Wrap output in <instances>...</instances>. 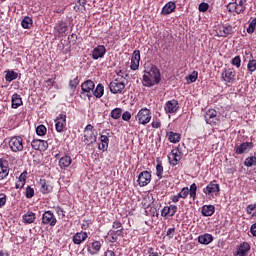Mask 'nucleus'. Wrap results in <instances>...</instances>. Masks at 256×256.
<instances>
[{"label":"nucleus","mask_w":256,"mask_h":256,"mask_svg":"<svg viewBox=\"0 0 256 256\" xmlns=\"http://www.w3.org/2000/svg\"><path fill=\"white\" fill-rule=\"evenodd\" d=\"M161 83V71L157 66H152L149 71H145L142 77L143 87H154Z\"/></svg>","instance_id":"nucleus-1"},{"label":"nucleus","mask_w":256,"mask_h":256,"mask_svg":"<svg viewBox=\"0 0 256 256\" xmlns=\"http://www.w3.org/2000/svg\"><path fill=\"white\" fill-rule=\"evenodd\" d=\"M249 3H251V0H232V2L227 5V11H229V13H236V15H242V13L247 11Z\"/></svg>","instance_id":"nucleus-2"},{"label":"nucleus","mask_w":256,"mask_h":256,"mask_svg":"<svg viewBox=\"0 0 256 256\" xmlns=\"http://www.w3.org/2000/svg\"><path fill=\"white\" fill-rule=\"evenodd\" d=\"M84 142L86 145H93L97 142V130L91 124H88L84 129Z\"/></svg>","instance_id":"nucleus-3"},{"label":"nucleus","mask_w":256,"mask_h":256,"mask_svg":"<svg viewBox=\"0 0 256 256\" xmlns=\"http://www.w3.org/2000/svg\"><path fill=\"white\" fill-rule=\"evenodd\" d=\"M152 118L153 116L151 114V109L148 108L140 109L136 115V121L138 122V125H147L151 123Z\"/></svg>","instance_id":"nucleus-4"},{"label":"nucleus","mask_w":256,"mask_h":256,"mask_svg":"<svg viewBox=\"0 0 256 256\" xmlns=\"http://www.w3.org/2000/svg\"><path fill=\"white\" fill-rule=\"evenodd\" d=\"M9 148L13 153H21L25 149L23 138L21 136H13L8 142Z\"/></svg>","instance_id":"nucleus-5"},{"label":"nucleus","mask_w":256,"mask_h":256,"mask_svg":"<svg viewBox=\"0 0 256 256\" xmlns=\"http://www.w3.org/2000/svg\"><path fill=\"white\" fill-rule=\"evenodd\" d=\"M221 80L224 81V83L233 85V83L237 81V71H235L233 68L224 69L221 73Z\"/></svg>","instance_id":"nucleus-6"},{"label":"nucleus","mask_w":256,"mask_h":256,"mask_svg":"<svg viewBox=\"0 0 256 256\" xmlns=\"http://www.w3.org/2000/svg\"><path fill=\"white\" fill-rule=\"evenodd\" d=\"M109 89L113 95H123L125 93V84L119 81V78H116L110 82Z\"/></svg>","instance_id":"nucleus-7"},{"label":"nucleus","mask_w":256,"mask_h":256,"mask_svg":"<svg viewBox=\"0 0 256 256\" xmlns=\"http://www.w3.org/2000/svg\"><path fill=\"white\" fill-rule=\"evenodd\" d=\"M220 191H221V186L217 184L215 180L211 181L205 188H203V193L207 197H214V195L218 196Z\"/></svg>","instance_id":"nucleus-8"},{"label":"nucleus","mask_w":256,"mask_h":256,"mask_svg":"<svg viewBox=\"0 0 256 256\" xmlns=\"http://www.w3.org/2000/svg\"><path fill=\"white\" fill-rule=\"evenodd\" d=\"M180 193H182L183 199H187V197L190 196L192 201H195V199H197V184L196 183L191 184L190 189L189 187L182 188Z\"/></svg>","instance_id":"nucleus-9"},{"label":"nucleus","mask_w":256,"mask_h":256,"mask_svg":"<svg viewBox=\"0 0 256 256\" xmlns=\"http://www.w3.org/2000/svg\"><path fill=\"white\" fill-rule=\"evenodd\" d=\"M235 31L233 30V26L229 23L222 24L216 29L217 37H229L233 35Z\"/></svg>","instance_id":"nucleus-10"},{"label":"nucleus","mask_w":256,"mask_h":256,"mask_svg":"<svg viewBox=\"0 0 256 256\" xmlns=\"http://www.w3.org/2000/svg\"><path fill=\"white\" fill-rule=\"evenodd\" d=\"M95 89V82L92 80H86L81 84V94L88 97V99H91L93 97V90Z\"/></svg>","instance_id":"nucleus-11"},{"label":"nucleus","mask_w":256,"mask_h":256,"mask_svg":"<svg viewBox=\"0 0 256 256\" xmlns=\"http://www.w3.org/2000/svg\"><path fill=\"white\" fill-rule=\"evenodd\" d=\"M101 247H103V244L99 240H94L93 242L86 244L88 255L92 256L99 255V253H101Z\"/></svg>","instance_id":"nucleus-12"},{"label":"nucleus","mask_w":256,"mask_h":256,"mask_svg":"<svg viewBox=\"0 0 256 256\" xmlns=\"http://www.w3.org/2000/svg\"><path fill=\"white\" fill-rule=\"evenodd\" d=\"M204 119L207 125H211V127H215V125H217V122L219 121V118L217 117V110L215 109L207 110L204 115Z\"/></svg>","instance_id":"nucleus-13"},{"label":"nucleus","mask_w":256,"mask_h":256,"mask_svg":"<svg viewBox=\"0 0 256 256\" xmlns=\"http://www.w3.org/2000/svg\"><path fill=\"white\" fill-rule=\"evenodd\" d=\"M42 225H49L55 227L57 225V217L51 212V210L45 211L42 215Z\"/></svg>","instance_id":"nucleus-14"},{"label":"nucleus","mask_w":256,"mask_h":256,"mask_svg":"<svg viewBox=\"0 0 256 256\" xmlns=\"http://www.w3.org/2000/svg\"><path fill=\"white\" fill-rule=\"evenodd\" d=\"M10 171L11 169L9 168V161L5 158H0V181L7 179Z\"/></svg>","instance_id":"nucleus-15"},{"label":"nucleus","mask_w":256,"mask_h":256,"mask_svg":"<svg viewBox=\"0 0 256 256\" xmlns=\"http://www.w3.org/2000/svg\"><path fill=\"white\" fill-rule=\"evenodd\" d=\"M151 172L144 170L138 175L137 183L139 187H147L151 183Z\"/></svg>","instance_id":"nucleus-16"},{"label":"nucleus","mask_w":256,"mask_h":256,"mask_svg":"<svg viewBox=\"0 0 256 256\" xmlns=\"http://www.w3.org/2000/svg\"><path fill=\"white\" fill-rule=\"evenodd\" d=\"M31 147L32 149H34V151H47V149H49V143L45 140H41V139H34L31 142Z\"/></svg>","instance_id":"nucleus-17"},{"label":"nucleus","mask_w":256,"mask_h":256,"mask_svg":"<svg viewBox=\"0 0 256 256\" xmlns=\"http://www.w3.org/2000/svg\"><path fill=\"white\" fill-rule=\"evenodd\" d=\"M251 251V244L248 242H242L240 245L236 247V251L234 256H247Z\"/></svg>","instance_id":"nucleus-18"},{"label":"nucleus","mask_w":256,"mask_h":256,"mask_svg":"<svg viewBox=\"0 0 256 256\" xmlns=\"http://www.w3.org/2000/svg\"><path fill=\"white\" fill-rule=\"evenodd\" d=\"M165 113L173 115L176 111H179V101L172 99L166 102L164 106Z\"/></svg>","instance_id":"nucleus-19"},{"label":"nucleus","mask_w":256,"mask_h":256,"mask_svg":"<svg viewBox=\"0 0 256 256\" xmlns=\"http://www.w3.org/2000/svg\"><path fill=\"white\" fill-rule=\"evenodd\" d=\"M182 153L179 149H173L168 156L169 163L172 167L179 165V161H181Z\"/></svg>","instance_id":"nucleus-20"},{"label":"nucleus","mask_w":256,"mask_h":256,"mask_svg":"<svg viewBox=\"0 0 256 256\" xmlns=\"http://www.w3.org/2000/svg\"><path fill=\"white\" fill-rule=\"evenodd\" d=\"M107 53V48L104 45H98L92 50V59L97 61L98 59H103Z\"/></svg>","instance_id":"nucleus-21"},{"label":"nucleus","mask_w":256,"mask_h":256,"mask_svg":"<svg viewBox=\"0 0 256 256\" xmlns=\"http://www.w3.org/2000/svg\"><path fill=\"white\" fill-rule=\"evenodd\" d=\"M38 185L40 186V193L42 195H49V193L53 192V185L45 179H40Z\"/></svg>","instance_id":"nucleus-22"},{"label":"nucleus","mask_w":256,"mask_h":256,"mask_svg":"<svg viewBox=\"0 0 256 256\" xmlns=\"http://www.w3.org/2000/svg\"><path fill=\"white\" fill-rule=\"evenodd\" d=\"M55 123L56 131L58 133H63V129H65V125H67V115L59 114Z\"/></svg>","instance_id":"nucleus-23"},{"label":"nucleus","mask_w":256,"mask_h":256,"mask_svg":"<svg viewBox=\"0 0 256 256\" xmlns=\"http://www.w3.org/2000/svg\"><path fill=\"white\" fill-rule=\"evenodd\" d=\"M250 149H253V142H243L235 146L234 151L237 155H243V153H249Z\"/></svg>","instance_id":"nucleus-24"},{"label":"nucleus","mask_w":256,"mask_h":256,"mask_svg":"<svg viewBox=\"0 0 256 256\" xmlns=\"http://www.w3.org/2000/svg\"><path fill=\"white\" fill-rule=\"evenodd\" d=\"M140 61H141V51L134 50L132 53L130 69L132 71H137V69H139Z\"/></svg>","instance_id":"nucleus-25"},{"label":"nucleus","mask_w":256,"mask_h":256,"mask_svg":"<svg viewBox=\"0 0 256 256\" xmlns=\"http://www.w3.org/2000/svg\"><path fill=\"white\" fill-rule=\"evenodd\" d=\"M54 31L58 33V35H63V33H67L69 31V25L64 20H58L55 23Z\"/></svg>","instance_id":"nucleus-26"},{"label":"nucleus","mask_w":256,"mask_h":256,"mask_svg":"<svg viewBox=\"0 0 256 256\" xmlns=\"http://www.w3.org/2000/svg\"><path fill=\"white\" fill-rule=\"evenodd\" d=\"M178 208L177 205H170V206H164V208L161 211L162 217H175V214L177 213Z\"/></svg>","instance_id":"nucleus-27"},{"label":"nucleus","mask_w":256,"mask_h":256,"mask_svg":"<svg viewBox=\"0 0 256 256\" xmlns=\"http://www.w3.org/2000/svg\"><path fill=\"white\" fill-rule=\"evenodd\" d=\"M88 237H89V234H87V232L80 231L74 234V236L72 237V241L74 245H81V243H84V241H87Z\"/></svg>","instance_id":"nucleus-28"},{"label":"nucleus","mask_w":256,"mask_h":256,"mask_svg":"<svg viewBox=\"0 0 256 256\" xmlns=\"http://www.w3.org/2000/svg\"><path fill=\"white\" fill-rule=\"evenodd\" d=\"M175 9H177V5L175 4V2L170 1L166 3L165 6L162 8L161 15H171V13L175 11Z\"/></svg>","instance_id":"nucleus-29"},{"label":"nucleus","mask_w":256,"mask_h":256,"mask_svg":"<svg viewBox=\"0 0 256 256\" xmlns=\"http://www.w3.org/2000/svg\"><path fill=\"white\" fill-rule=\"evenodd\" d=\"M71 163H73V159H71V156L69 155H64L59 159L60 169H67V167L71 166Z\"/></svg>","instance_id":"nucleus-30"},{"label":"nucleus","mask_w":256,"mask_h":256,"mask_svg":"<svg viewBox=\"0 0 256 256\" xmlns=\"http://www.w3.org/2000/svg\"><path fill=\"white\" fill-rule=\"evenodd\" d=\"M201 214L203 217H212L215 214V206L213 205H204L201 208Z\"/></svg>","instance_id":"nucleus-31"},{"label":"nucleus","mask_w":256,"mask_h":256,"mask_svg":"<svg viewBox=\"0 0 256 256\" xmlns=\"http://www.w3.org/2000/svg\"><path fill=\"white\" fill-rule=\"evenodd\" d=\"M35 219H37V215L35 214V212L31 211H28L22 216V221H24L26 225H31V223H35Z\"/></svg>","instance_id":"nucleus-32"},{"label":"nucleus","mask_w":256,"mask_h":256,"mask_svg":"<svg viewBox=\"0 0 256 256\" xmlns=\"http://www.w3.org/2000/svg\"><path fill=\"white\" fill-rule=\"evenodd\" d=\"M12 102V109H19L21 105H23V98H21V95L14 93L11 98Z\"/></svg>","instance_id":"nucleus-33"},{"label":"nucleus","mask_w":256,"mask_h":256,"mask_svg":"<svg viewBox=\"0 0 256 256\" xmlns=\"http://www.w3.org/2000/svg\"><path fill=\"white\" fill-rule=\"evenodd\" d=\"M100 141L101 144L98 145V149L103 152L107 151V149H109V136L101 135Z\"/></svg>","instance_id":"nucleus-34"},{"label":"nucleus","mask_w":256,"mask_h":256,"mask_svg":"<svg viewBox=\"0 0 256 256\" xmlns=\"http://www.w3.org/2000/svg\"><path fill=\"white\" fill-rule=\"evenodd\" d=\"M166 137L170 143H179L181 141V134L177 132H167Z\"/></svg>","instance_id":"nucleus-35"},{"label":"nucleus","mask_w":256,"mask_h":256,"mask_svg":"<svg viewBox=\"0 0 256 256\" xmlns=\"http://www.w3.org/2000/svg\"><path fill=\"white\" fill-rule=\"evenodd\" d=\"M198 242L201 245H209V243H213V235L206 233L204 235H200L198 237Z\"/></svg>","instance_id":"nucleus-36"},{"label":"nucleus","mask_w":256,"mask_h":256,"mask_svg":"<svg viewBox=\"0 0 256 256\" xmlns=\"http://www.w3.org/2000/svg\"><path fill=\"white\" fill-rule=\"evenodd\" d=\"M27 181V171H24L20 174L18 181L15 184L16 189H23Z\"/></svg>","instance_id":"nucleus-37"},{"label":"nucleus","mask_w":256,"mask_h":256,"mask_svg":"<svg viewBox=\"0 0 256 256\" xmlns=\"http://www.w3.org/2000/svg\"><path fill=\"white\" fill-rule=\"evenodd\" d=\"M92 95H94L96 99H101V97L105 95V86H103V84H98L96 88L92 91Z\"/></svg>","instance_id":"nucleus-38"},{"label":"nucleus","mask_w":256,"mask_h":256,"mask_svg":"<svg viewBox=\"0 0 256 256\" xmlns=\"http://www.w3.org/2000/svg\"><path fill=\"white\" fill-rule=\"evenodd\" d=\"M156 163V177H158V179H163V162L160 158H156Z\"/></svg>","instance_id":"nucleus-39"},{"label":"nucleus","mask_w":256,"mask_h":256,"mask_svg":"<svg viewBox=\"0 0 256 256\" xmlns=\"http://www.w3.org/2000/svg\"><path fill=\"white\" fill-rule=\"evenodd\" d=\"M19 77V74L13 70L6 71L5 80L8 83H11V81H15Z\"/></svg>","instance_id":"nucleus-40"},{"label":"nucleus","mask_w":256,"mask_h":256,"mask_svg":"<svg viewBox=\"0 0 256 256\" xmlns=\"http://www.w3.org/2000/svg\"><path fill=\"white\" fill-rule=\"evenodd\" d=\"M23 29H31L33 27V19L29 16H25L21 21Z\"/></svg>","instance_id":"nucleus-41"},{"label":"nucleus","mask_w":256,"mask_h":256,"mask_svg":"<svg viewBox=\"0 0 256 256\" xmlns=\"http://www.w3.org/2000/svg\"><path fill=\"white\" fill-rule=\"evenodd\" d=\"M121 115H123V109L121 108H114L111 112H110V117L112 119H121Z\"/></svg>","instance_id":"nucleus-42"},{"label":"nucleus","mask_w":256,"mask_h":256,"mask_svg":"<svg viewBox=\"0 0 256 256\" xmlns=\"http://www.w3.org/2000/svg\"><path fill=\"white\" fill-rule=\"evenodd\" d=\"M252 20L250 21L248 28L246 29V32L248 35H253L255 33L256 29V18H251Z\"/></svg>","instance_id":"nucleus-43"},{"label":"nucleus","mask_w":256,"mask_h":256,"mask_svg":"<svg viewBox=\"0 0 256 256\" xmlns=\"http://www.w3.org/2000/svg\"><path fill=\"white\" fill-rule=\"evenodd\" d=\"M36 134H37L39 137H44V135H47V127H45V125H43V124L37 126V128H36Z\"/></svg>","instance_id":"nucleus-44"},{"label":"nucleus","mask_w":256,"mask_h":256,"mask_svg":"<svg viewBox=\"0 0 256 256\" xmlns=\"http://www.w3.org/2000/svg\"><path fill=\"white\" fill-rule=\"evenodd\" d=\"M246 213L251 217H256V204H250L246 208Z\"/></svg>","instance_id":"nucleus-45"},{"label":"nucleus","mask_w":256,"mask_h":256,"mask_svg":"<svg viewBox=\"0 0 256 256\" xmlns=\"http://www.w3.org/2000/svg\"><path fill=\"white\" fill-rule=\"evenodd\" d=\"M247 70L249 71V73H255V71H256V60L255 59L249 60V62L247 64Z\"/></svg>","instance_id":"nucleus-46"},{"label":"nucleus","mask_w":256,"mask_h":256,"mask_svg":"<svg viewBox=\"0 0 256 256\" xmlns=\"http://www.w3.org/2000/svg\"><path fill=\"white\" fill-rule=\"evenodd\" d=\"M199 77V72L193 71L188 77H186L188 83H195Z\"/></svg>","instance_id":"nucleus-47"},{"label":"nucleus","mask_w":256,"mask_h":256,"mask_svg":"<svg viewBox=\"0 0 256 256\" xmlns=\"http://www.w3.org/2000/svg\"><path fill=\"white\" fill-rule=\"evenodd\" d=\"M25 196L26 199H33V197H35V189H33L31 186H27Z\"/></svg>","instance_id":"nucleus-48"},{"label":"nucleus","mask_w":256,"mask_h":256,"mask_svg":"<svg viewBox=\"0 0 256 256\" xmlns=\"http://www.w3.org/2000/svg\"><path fill=\"white\" fill-rule=\"evenodd\" d=\"M231 65L239 69L241 67V56L237 55L231 60Z\"/></svg>","instance_id":"nucleus-49"},{"label":"nucleus","mask_w":256,"mask_h":256,"mask_svg":"<svg viewBox=\"0 0 256 256\" xmlns=\"http://www.w3.org/2000/svg\"><path fill=\"white\" fill-rule=\"evenodd\" d=\"M255 159V156L247 157L244 161L245 167H253V165H255Z\"/></svg>","instance_id":"nucleus-50"},{"label":"nucleus","mask_w":256,"mask_h":256,"mask_svg":"<svg viewBox=\"0 0 256 256\" xmlns=\"http://www.w3.org/2000/svg\"><path fill=\"white\" fill-rule=\"evenodd\" d=\"M54 210L56 212V214L58 215V217H61V219H65V211L63 210V208L59 205H57L56 207H54Z\"/></svg>","instance_id":"nucleus-51"},{"label":"nucleus","mask_w":256,"mask_h":256,"mask_svg":"<svg viewBox=\"0 0 256 256\" xmlns=\"http://www.w3.org/2000/svg\"><path fill=\"white\" fill-rule=\"evenodd\" d=\"M109 237H110V243H117V240L119 239L117 234H115V230H110L108 233Z\"/></svg>","instance_id":"nucleus-52"},{"label":"nucleus","mask_w":256,"mask_h":256,"mask_svg":"<svg viewBox=\"0 0 256 256\" xmlns=\"http://www.w3.org/2000/svg\"><path fill=\"white\" fill-rule=\"evenodd\" d=\"M77 85H79V77L76 76L73 80L69 81L70 89H77Z\"/></svg>","instance_id":"nucleus-53"},{"label":"nucleus","mask_w":256,"mask_h":256,"mask_svg":"<svg viewBox=\"0 0 256 256\" xmlns=\"http://www.w3.org/2000/svg\"><path fill=\"white\" fill-rule=\"evenodd\" d=\"M85 5H87V0H77L76 5L74 6V9L76 11H79V7L85 8Z\"/></svg>","instance_id":"nucleus-54"},{"label":"nucleus","mask_w":256,"mask_h":256,"mask_svg":"<svg viewBox=\"0 0 256 256\" xmlns=\"http://www.w3.org/2000/svg\"><path fill=\"white\" fill-rule=\"evenodd\" d=\"M7 203V195L5 193H0V209L5 207Z\"/></svg>","instance_id":"nucleus-55"},{"label":"nucleus","mask_w":256,"mask_h":256,"mask_svg":"<svg viewBox=\"0 0 256 256\" xmlns=\"http://www.w3.org/2000/svg\"><path fill=\"white\" fill-rule=\"evenodd\" d=\"M198 9H199V11H201V13H205L209 9V4L205 3V2H202V3H200Z\"/></svg>","instance_id":"nucleus-56"},{"label":"nucleus","mask_w":256,"mask_h":256,"mask_svg":"<svg viewBox=\"0 0 256 256\" xmlns=\"http://www.w3.org/2000/svg\"><path fill=\"white\" fill-rule=\"evenodd\" d=\"M166 237H168V239H173V237H175V227L167 230Z\"/></svg>","instance_id":"nucleus-57"},{"label":"nucleus","mask_w":256,"mask_h":256,"mask_svg":"<svg viewBox=\"0 0 256 256\" xmlns=\"http://www.w3.org/2000/svg\"><path fill=\"white\" fill-rule=\"evenodd\" d=\"M151 125L153 129H159L161 128V120L156 118L155 120L152 121Z\"/></svg>","instance_id":"nucleus-58"},{"label":"nucleus","mask_w":256,"mask_h":256,"mask_svg":"<svg viewBox=\"0 0 256 256\" xmlns=\"http://www.w3.org/2000/svg\"><path fill=\"white\" fill-rule=\"evenodd\" d=\"M44 85L45 87H54L55 86V80H53V78H49L48 80L44 81Z\"/></svg>","instance_id":"nucleus-59"},{"label":"nucleus","mask_w":256,"mask_h":256,"mask_svg":"<svg viewBox=\"0 0 256 256\" xmlns=\"http://www.w3.org/2000/svg\"><path fill=\"white\" fill-rule=\"evenodd\" d=\"M68 41L72 45H75L77 43V34H71L68 36Z\"/></svg>","instance_id":"nucleus-60"},{"label":"nucleus","mask_w":256,"mask_h":256,"mask_svg":"<svg viewBox=\"0 0 256 256\" xmlns=\"http://www.w3.org/2000/svg\"><path fill=\"white\" fill-rule=\"evenodd\" d=\"M121 116L123 121H131V112L125 111Z\"/></svg>","instance_id":"nucleus-61"},{"label":"nucleus","mask_w":256,"mask_h":256,"mask_svg":"<svg viewBox=\"0 0 256 256\" xmlns=\"http://www.w3.org/2000/svg\"><path fill=\"white\" fill-rule=\"evenodd\" d=\"M148 256H159V253L155 252V248L148 247L147 248Z\"/></svg>","instance_id":"nucleus-62"},{"label":"nucleus","mask_w":256,"mask_h":256,"mask_svg":"<svg viewBox=\"0 0 256 256\" xmlns=\"http://www.w3.org/2000/svg\"><path fill=\"white\" fill-rule=\"evenodd\" d=\"M116 237H125V230L123 228L114 231Z\"/></svg>","instance_id":"nucleus-63"},{"label":"nucleus","mask_w":256,"mask_h":256,"mask_svg":"<svg viewBox=\"0 0 256 256\" xmlns=\"http://www.w3.org/2000/svg\"><path fill=\"white\" fill-rule=\"evenodd\" d=\"M250 233L253 235V237H256V223L252 224L250 228Z\"/></svg>","instance_id":"nucleus-64"}]
</instances>
